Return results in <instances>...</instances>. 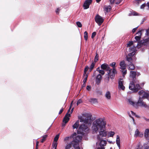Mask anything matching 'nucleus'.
I'll list each match as a JSON object with an SVG mask.
<instances>
[{"label":"nucleus","instance_id":"1","mask_svg":"<svg viewBox=\"0 0 149 149\" xmlns=\"http://www.w3.org/2000/svg\"><path fill=\"white\" fill-rule=\"evenodd\" d=\"M106 124L104 118L95 119L93 123V132L97 133L99 132V134L97 135L99 139H100V136L106 137L107 135V133L105 131Z\"/></svg>","mask_w":149,"mask_h":149},{"label":"nucleus","instance_id":"2","mask_svg":"<svg viewBox=\"0 0 149 149\" xmlns=\"http://www.w3.org/2000/svg\"><path fill=\"white\" fill-rule=\"evenodd\" d=\"M136 72L134 71H131L130 75V81L129 88L133 92H136L141 89V87L139 84L138 80L136 77Z\"/></svg>","mask_w":149,"mask_h":149},{"label":"nucleus","instance_id":"3","mask_svg":"<svg viewBox=\"0 0 149 149\" xmlns=\"http://www.w3.org/2000/svg\"><path fill=\"white\" fill-rule=\"evenodd\" d=\"M128 101L130 104L132 105L135 108H137L138 105L145 108L147 107V105L145 102L143 101L142 99L140 97L139 98V100L137 102L135 103L132 101L131 99H129Z\"/></svg>","mask_w":149,"mask_h":149},{"label":"nucleus","instance_id":"4","mask_svg":"<svg viewBox=\"0 0 149 149\" xmlns=\"http://www.w3.org/2000/svg\"><path fill=\"white\" fill-rule=\"evenodd\" d=\"M89 129L87 126L85 125H82L80 126L78 132L79 131L81 134H84V132L87 133Z\"/></svg>","mask_w":149,"mask_h":149},{"label":"nucleus","instance_id":"5","mask_svg":"<svg viewBox=\"0 0 149 149\" xmlns=\"http://www.w3.org/2000/svg\"><path fill=\"white\" fill-rule=\"evenodd\" d=\"M72 146L75 149H80L78 143L74 141H72L69 144L66 145L65 147V149H70Z\"/></svg>","mask_w":149,"mask_h":149},{"label":"nucleus","instance_id":"6","mask_svg":"<svg viewBox=\"0 0 149 149\" xmlns=\"http://www.w3.org/2000/svg\"><path fill=\"white\" fill-rule=\"evenodd\" d=\"M121 71L122 72L123 75L124 77L127 73V70L126 68V64L124 61H121L120 63Z\"/></svg>","mask_w":149,"mask_h":149},{"label":"nucleus","instance_id":"7","mask_svg":"<svg viewBox=\"0 0 149 149\" xmlns=\"http://www.w3.org/2000/svg\"><path fill=\"white\" fill-rule=\"evenodd\" d=\"M104 19L99 15H97L95 17V21L99 26L101 25L103 22Z\"/></svg>","mask_w":149,"mask_h":149},{"label":"nucleus","instance_id":"8","mask_svg":"<svg viewBox=\"0 0 149 149\" xmlns=\"http://www.w3.org/2000/svg\"><path fill=\"white\" fill-rule=\"evenodd\" d=\"M79 118L80 119V122L87 124L88 123L89 121L90 120L91 118L89 116H87L86 117L81 116Z\"/></svg>","mask_w":149,"mask_h":149},{"label":"nucleus","instance_id":"9","mask_svg":"<svg viewBox=\"0 0 149 149\" xmlns=\"http://www.w3.org/2000/svg\"><path fill=\"white\" fill-rule=\"evenodd\" d=\"M123 84L124 81L123 79H119L118 81V88L120 90H125V87Z\"/></svg>","mask_w":149,"mask_h":149},{"label":"nucleus","instance_id":"10","mask_svg":"<svg viewBox=\"0 0 149 149\" xmlns=\"http://www.w3.org/2000/svg\"><path fill=\"white\" fill-rule=\"evenodd\" d=\"M88 66H86L84 68L83 76L84 79L83 81L84 84H85L87 79L88 74H86V73L87 71L88 70Z\"/></svg>","mask_w":149,"mask_h":149},{"label":"nucleus","instance_id":"11","mask_svg":"<svg viewBox=\"0 0 149 149\" xmlns=\"http://www.w3.org/2000/svg\"><path fill=\"white\" fill-rule=\"evenodd\" d=\"M117 73V71L115 68H113V70L110 69L108 73L111 79H113L115 74Z\"/></svg>","mask_w":149,"mask_h":149},{"label":"nucleus","instance_id":"12","mask_svg":"<svg viewBox=\"0 0 149 149\" xmlns=\"http://www.w3.org/2000/svg\"><path fill=\"white\" fill-rule=\"evenodd\" d=\"M70 114L68 113H66L63 121L64 123L62 124V126H64L65 124L68 123L70 119L69 117H70Z\"/></svg>","mask_w":149,"mask_h":149},{"label":"nucleus","instance_id":"13","mask_svg":"<svg viewBox=\"0 0 149 149\" xmlns=\"http://www.w3.org/2000/svg\"><path fill=\"white\" fill-rule=\"evenodd\" d=\"M92 1V0H86L83 5L84 9H86L88 8L90 5Z\"/></svg>","mask_w":149,"mask_h":149},{"label":"nucleus","instance_id":"14","mask_svg":"<svg viewBox=\"0 0 149 149\" xmlns=\"http://www.w3.org/2000/svg\"><path fill=\"white\" fill-rule=\"evenodd\" d=\"M104 137H102L100 136V139H99L97 138V140L99 141H100V146L101 147H103L104 146H105L107 143V142L106 141L103 140V138H102Z\"/></svg>","mask_w":149,"mask_h":149},{"label":"nucleus","instance_id":"15","mask_svg":"<svg viewBox=\"0 0 149 149\" xmlns=\"http://www.w3.org/2000/svg\"><path fill=\"white\" fill-rule=\"evenodd\" d=\"M102 79L101 75L100 74H98L96 77L95 79L96 84L97 85H99Z\"/></svg>","mask_w":149,"mask_h":149},{"label":"nucleus","instance_id":"16","mask_svg":"<svg viewBox=\"0 0 149 149\" xmlns=\"http://www.w3.org/2000/svg\"><path fill=\"white\" fill-rule=\"evenodd\" d=\"M82 137L79 135L77 134L76 136H74V140L73 141H74L75 142L78 143V144L79 145V142L82 139Z\"/></svg>","mask_w":149,"mask_h":149},{"label":"nucleus","instance_id":"17","mask_svg":"<svg viewBox=\"0 0 149 149\" xmlns=\"http://www.w3.org/2000/svg\"><path fill=\"white\" fill-rule=\"evenodd\" d=\"M149 129H147L145 130L144 133V136L145 139L149 142Z\"/></svg>","mask_w":149,"mask_h":149},{"label":"nucleus","instance_id":"18","mask_svg":"<svg viewBox=\"0 0 149 149\" xmlns=\"http://www.w3.org/2000/svg\"><path fill=\"white\" fill-rule=\"evenodd\" d=\"M143 136V134L142 132H139L138 129H137L135 132L134 134V136L136 137H142Z\"/></svg>","mask_w":149,"mask_h":149},{"label":"nucleus","instance_id":"19","mask_svg":"<svg viewBox=\"0 0 149 149\" xmlns=\"http://www.w3.org/2000/svg\"><path fill=\"white\" fill-rule=\"evenodd\" d=\"M101 68L102 69L106 70H110V67L109 65L106 63L102 64L101 66Z\"/></svg>","mask_w":149,"mask_h":149},{"label":"nucleus","instance_id":"20","mask_svg":"<svg viewBox=\"0 0 149 149\" xmlns=\"http://www.w3.org/2000/svg\"><path fill=\"white\" fill-rule=\"evenodd\" d=\"M116 143L118 146L119 149L120 148V141L119 136L117 135L116 136Z\"/></svg>","mask_w":149,"mask_h":149},{"label":"nucleus","instance_id":"21","mask_svg":"<svg viewBox=\"0 0 149 149\" xmlns=\"http://www.w3.org/2000/svg\"><path fill=\"white\" fill-rule=\"evenodd\" d=\"M77 135V134L76 133H74L72 135L70 136H68L65 137L64 139V141H67L69 139H71V138H74V136H76Z\"/></svg>","mask_w":149,"mask_h":149},{"label":"nucleus","instance_id":"22","mask_svg":"<svg viewBox=\"0 0 149 149\" xmlns=\"http://www.w3.org/2000/svg\"><path fill=\"white\" fill-rule=\"evenodd\" d=\"M89 101L93 104H95L97 102V99L95 98H91L89 99Z\"/></svg>","mask_w":149,"mask_h":149},{"label":"nucleus","instance_id":"23","mask_svg":"<svg viewBox=\"0 0 149 149\" xmlns=\"http://www.w3.org/2000/svg\"><path fill=\"white\" fill-rule=\"evenodd\" d=\"M79 121L78 120L75 122V123L72 126V127L73 128V129H77L79 127Z\"/></svg>","mask_w":149,"mask_h":149},{"label":"nucleus","instance_id":"24","mask_svg":"<svg viewBox=\"0 0 149 149\" xmlns=\"http://www.w3.org/2000/svg\"><path fill=\"white\" fill-rule=\"evenodd\" d=\"M104 10L107 12H108L110 11L111 9V8L110 6H105L104 7Z\"/></svg>","mask_w":149,"mask_h":149},{"label":"nucleus","instance_id":"25","mask_svg":"<svg viewBox=\"0 0 149 149\" xmlns=\"http://www.w3.org/2000/svg\"><path fill=\"white\" fill-rule=\"evenodd\" d=\"M105 96L106 98L108 99H110L111 98V93L109 91H108L106 92Z\"/></svg>","mask_w":149,"mask_h":149},{"label":"nucleus","instance_id":"26","mask_svg":"<svg viewBox=\"0 0 149 149\" xmlns=\"http://www.w3.org/2000/svg\"><path fill=\"white\" fill-rule=\"evenodd\" d=\"M129 70H133L135 68V66L132 63H130L128 65Z\"/></svg>","mask_w":149,"mask_h":149},{"label":"nucleus","instance_id":"27","mask_svg":"<svg viewBox=\"0 0 149 149\" xmlns=\"http://www.w3.org/2000/svg\"><path fill=\"white\" fill-rule=\"evenodd\" d=\"M95 65V63L93 62L91 63L90 68H88V69H89V72H91L93 70Z\"/></svg>","mask_w":149,"mask_h":149},{"label":"nucleus","instance_id":"28","mask_svg":"<svg viewBox=\"0 0 149 149\" xmlns=\"http://www.w3.org/2000/svg\"><path fill=\"white\" fill-rule=\"evenodd\" d=\"M126 57L127 60L128 62L129 63H132L133 61L132 58L128 57V56H127Z\"/></svg>","mask_w":149,"mask_h":149},{"label":"nucleus","instance_id":"29","mask_svg":"<svg viewBox=\"0 0 149 149\" xmlns=\"http://www.w3.org/2000/svg\"><path fill=\"white\" fill-rule=\"evenodd\" d=\"M143 97L147 99H149V94L145 92L143 95Z\"/></svg>","mask_w":149,"mask_h":149},{"label":"nucleus","instance_id":"30","mask_svg":"<svg viewBox=\"0 0 149 149\" xmlns=\"http://www.w3.org/2000/svg\"><path fill=\"white\" fill-rule=\"evenodd\" d=\"M84 37L85 40L87 41L88 38V33L86 31L84 32Z\"/></svg>","mask_w":149,"mask_h":149},{"label":"nucleus","instance_id":"31","mask_svg":"<svg viewBox=\"0 0 149 149\" xmlns=\"http://www.w3.org/2000/svg\"><path fill=\"white\" fill-rule=\"evenodd\" d=\"M136 47L135 46H133L130 47L129 49V51L130 52H135L134 51L136 49Z\"/></svg>","mask_w":149,"mask_h":149},{"label":"nucleus","instance_id":"32","mask_svg":"<svg viewBox=\"0 0 149 149\" xmlns=\"http://www.w3.org/2000/svg\"><path fill=\"white\" fill-rule=\"evenodd\" d=\"M116 0H110V3L111 4H113L115 2V3L117 4H119L120 2V1L119 2H117L115 1Z\"/></svg>","mask_w":149,"mask_h":149},{"label":"nucleus","instance_id":"33","mask_svg":"<svg viewBox=\"0 0 149 149\" xmlns=\"http://www.w3.org/2000/svg\"><path fill=\"white\" fill-rule=\"evenodd\" d=\"M115 134V132H109L108 133V136L109 137H113L114 135Z\"/></svg>","mask_w":149,"mask_h":149},{"label":"nucleus","instance_id":"34","mask_svg":"<svg viewBox=\"0 0 149 149\" xmlns=\"http://www.w3.org/2000/svg\"><path fill=\"white\" fill-rule=\"evenodd\" d=\"M57 145V142H54L52 144V146L53 148H56V147Z\"/></svg>","mask_w":149,"mask_h":149},{"label":"nucleus","instance_id":"35","mask_svg":"<svg viewBox=\"0 0 149 149\" xmlns=\"http://www.w3.org/2000/svg\"><path fill=\"white\" fill-rule=\"evenodd\" d=\"M47 135H45L43 136L42 137V139H41V143H43L44 142V141L46 139L47 137Z\"/></svg>","mask_w":149,"mask_h":149},{"label":"nucleus","instance_id":"36","mask_svg":"<svg viewBox=\"0 0 149 149\" xmlns=\"http://www.w3.org/2000/svg\"><path fill=\"white\" fill-rule=\"evenodd\" d=\"M59 134H58L57 135L54 137V142H57V141L58 139L59 138Z\"/></svg>","mask_w":149,"mask_h":149},{"label":"nucleus","instance_id":"37","mask_svg":"<svg viewBox=\"0 0 149 149\" xmlns=\"http://www.w3.org/2000/svg\"><path fill=\"white\" fill-rule=\"evenodd\" d=\"M141 38V36H136L135 37V39L136 40V41H135V42H136L137 41H139L140 40Z\"/></svg>","mask_w":149,"mask_h":149},{"label":"nucleus","instance_id":"38","mask_svg":"<svg viewBox=\"0 0 149 149\" xmlns=\"http://www.w3.org/2000/svg\"><path fill=\"white\" fill-rule=\"evenodd\" d=\"M135 53V52H132L129 54L127 56H128V57L132 58L134 55Z\"/></svg>","mask_w":149,"mask_h":149},{"label":"nucleus","instance_id":"39","mask_svg":"<svg viewBox=\"0 0 149 149\" xmlns=\"http://www.w3.org/2000/svg\"><path fill=\"white\" fill-rule=\"evenodd\" d=\"M76 24H77V26L81 28V27H82V24L80 22H79V21H78L76 22Z\"/></svg>","mask_w":149,"mask_h":149},{"label":"nucleus","instance_id":"40","mask_svg":"<svg viewBox=\"0 0 149 149\" xmlns=\"http://www.w3.org/2000/svg\"><path fill=\"white\" fill-rule=\"evenodd\" d=\"M99 56L98 54H96L94 59V62H96L98 59Z\"/></svg>","mask_w":149,"mask_h":149},{"label":"nucleus","instance_id":"41","mask_svg":"<svg viewBox=\"0 0 149 149\" xmlns=\"http://www.w3.org/2000/svg\"><path fill=\"white\" fill-rule=\"evenodd\" d=\"M133 41H129L127 44V47H130L133 45Z\"/></svg>","mask_w":149,"mask_h":149},{"label":"nucleus","instance_id":"42","mask_svg":"<svg viewBox=\"0 0 149 149\" xmlns=\"http://www.w3.org/2000/svg\"><path fill=\"white\" fill-rule=\"evenodd\" d=\"M135 149H141V146L139 144H138L136 146Z\"/></svg>","mask_w":149,"mask_h":149},{"label":"nucleus","instance_id":"43","mask_svg":"<svg viewBox=\"0 0 149 149\" xmlns=\"http://www.w3.org/2000/svg\"><path fill=\"white\" fill-rule=\"evenodd\" d=\"M142 30H139L137 33L136 34L138 35V36H141Z\"/></svg>","mask_w":149,"mask_h":149},{"label":"nucleus","instance_id":"44","mask_svg":"<svg viewBox=\"0 0 149 149\" xmlns=\"http://www.w3.org/2000/svg\"><path fill=\"white\" fill-rule=\"evenodd\" d=\"M116 65V63L113 62L110 64V65L113 67V68H115Z\"/></svg>","mask_w":149,"mask_h":149},{"label":"nucleus","instance_id":"45","mask_svg":"<svg viewBox=\"0 0 149 149\" xmlns=\"http://www.w3.org/2000/svg\"><path fill=\"white\" fill-rule=\"evenodd\" d=\"M99 73L101 74L102 75H103L104 74L105 72L104 70H101L99 72Z\"/></svg>","mask_w":149,"mask_h":149},{"label":"nucleus","instance_id":"46","mask_svg":"<svg viewBox=\"0 0 149 149\" xmlns=\"http://www.w3.org/2000/svg\"><path fill=\"white\" fill-rule=\"evenodd\" d=\"M96 35V33L95 32H93L92 34L91 35V38H93Z\"/></svg>","mask_w":149,"mask_h":149},{"label":"nucleus","instance_id":"47","mask_svg":"<svg viewBox=\"0 0 149 149\" xmlns=\"http://www.w3.org/2000/svg\"><path fill=\"white\" fill-rule=\"evenodd\" d=\"M145 92L143 91L142 90H141V91H140L139 92V95H143Z\"/></svg>","mask_w":149,"mask_h":149},{"label":"nucleus","instance_id":"48","mask_svg":"<svg viewBox=\"0 0 149 149\" xmlns=\"http://www.w3.org/2000/svg\"><path fill=\"white\" fill-rule=\"evenodd\" d=\"M82 101L80 99L79 100L77 101V105H78L79 104L82 103Z\"/></svg>","mask_w":149,"mask_h":149},{"label":"nucleus","instance_id":"49","mask_svg":"<svg viewBox=\"0 0 149 149\" xmlns=\"http://www.w3.org/2000/svg\"><path fill=\"white\" fill-rule=\"evenodd\" d=\"M146 6V4L145 3H144L143 4H142L141 6V7H140V8L141 9H143L144 7H145Z\"/></svg>","mask_w":149,"mask_h":149},{"label":"nucleus","instance_id":"50","mask_svg":"<svg viewBox=\"0 0 149 149\" xmlns=\"http://www.w3.org/2000/svg\"><path fill=\"white\" fill-rule=\"evenodd\" d=\"M60 10V9L59 8H58L56 10V12L57 14H58L59 13V12Z\"/></svg>","mask_w":149,"mask_h":149},{"label":"nucleus","instance_id":"51","mask_svg":"<svg viewBox=\"0 0 149 149\" xmlns=\"http://www.w3.org/2000/svg\"><path fill=\"white\" fill-rule=\"evenodd\" d=\"M130 112H131V113L132 114V115H134V116H135L136 117H138V116H137V115H136L135 114V113H134L133 111H130Z\"/></svg>","mask_w":149,"mask_h":149},{"label":"nucleus","instance_id":"52","mask_svg":"<svg viewBox=\"0 0 149 149\" xmlns=\"http://www.w3.org/2000/svg\"><path fill=\"white\" fill-rule=\"evenodd\" d=\"M132 14L133 15L136 16L137 15V13L135 12H133L132 13Z\"/></svg>","mask_w":149,"mask_h":149},{"label":"nucleus","instance_id":"53","mask_svg":"<svg viewBox=\"0 0 149 149\" xmlns=\"http://www.w3.org/2000/svg\"><path fill=\"white\" fill-rule=\"evenodd\" d=\"M91 89V86H88L86 87V89L90 91Z\"/></svg>","mask_w":149,"mask_h":149},{"label":"nucleus","instance_id":"54","mask_svg":"<svg viewBox=\"0 0 149 149\" xmlns=\"http://www.w3.org/2000/svg\"><path fill=\"white\" fill-rule=\"evenodd\" d=\"M128 113V114H129V116L130 117H131V118H132V119L133 120L134 123L135 124L134 120V118L133 117H131V115L130 114V113L129 112V113Z\"/></svg>","mask_w":149,"mask_h":149},{"label":"nucleus","instance_id":"55","mask_svg":"<svg viewBox=\"0 0 149 149\" xmlns=\"http://www.w3.org/2000/svg\"><path fill=\"white\" fill-rule=\"evenodd\" d=\"M137 27H136L135 28L133 29H132V31L133 33H134V32H135L136 31V29L137 28Z\"/></svg>","mask_w":149,"mask_h":149},{"label":"nucleus","instance_id":"56","mask_svg":"<svg viewBox=\"0 0 149 149\" xmlns=\"http://www.w3.org/2000/svg\"><path fill=\"white\" fill-rule=\"evenodd\" d=\"M144 149H149V146L148 145L145 146Z\"/></svg>","mask_w":149,"mask_h":149},{"label":"nucleus","instance_id":"57","mask_svg":"<svg viewBox=\"0 0 149 149\" xmlns=\"http://www.w3.org/2000/svg\"><path fill=\"white\" fill-rule=\"evenodd\" d=\"M63 108H62L60 111L59 112V114H61L63 111Z\"/></svg>","mask_w":149,"mask_h":149},{"label":"nucleus","instance_id":"58","mask_svg":"<svg viewBox=\"0 0 149 149\" xmlns=\"http://www.w3.org/2000/svg\"><path fill=\"white\" fill-rule=\"evenodd\" d=\"M73 101H72L71 103H70V107H69V108L70 109H71L72 107V104H73Z\"/></svg>","mask_w":149,"mask_h":149},{"label":"nucleus","instance_id":"59","mask_svg":"<svg viewBox=\"0 0 149 149\" xmlns=\"http://www.w3.org/2000/svg\"><path fill=\"white\" fill-rule=\"evenodd\" d=\"M141 1L142 0H137L136 1L139 4L141 2Z\"/></svg>","mask_w":149,"mask_h":149},{"label":"nucleus","instance_id":"60","mask_svg":"<svg viewBox=\"0 0 149 149\" xmlns=\"http://www.w3.org/2000/svg\"><path fill=\"white\" fill-rule=\"evenodd\" d=\"M140 75V73L139 72L136 73V76H137V77H138V76H139Z\"/></svg>","mask_w":149,"mask_h":149},{"label":"nucleus","instance_id":"61","mask_svg":"<svg viewBox=\"0 0 149 149\" xmlns=\"http://www.w3.org/2000/svg\"><path fill=\"white\" fill-rule=\"evenodd\" d=\"M101 70H100V68L99 67L97 68L96 70L98 72H99Z\"/></svg>","mask_w":149,"mask_h":149},{"label":"nucleus","instance_id":"62","mask_svg":"<svg viewBox=\"0 0 149 149\" xmlns=\"http://www.w3.org/2000/svg\"><path fill=\"white\" fill-rule=\"evenodd\" d=\"M144 119L147 121H149V119L146 118H144Z\"/></svg>","mask_w":149,"mask_h":149},{"label":"nucleus","instance_id":"63","mask_svg":"<svg viewBox=\"0 0 149 149\" xmlns=\"http://www.w3.org/2000/svg\"><path fill=\"white\" fill-rule=\"evenodd\" d=\"M147 6H148V9L149 10V2H148L147 3Z\"/></svg>","mask_w":149,"mask_h":149},{"label":"nucleus","instance_id":"64","mask_svg":"<svg viewBox=\"0 0 149 149\" xmlns=\"http://www.w3.org/2000/svg\"><path fill=\"white\" fill-rule=\"evenodd\" d=\"M104 147H101V148H98L97 149H104Z\"/></svg>","mask_w":149,"mask_h":149}]
</instances>
